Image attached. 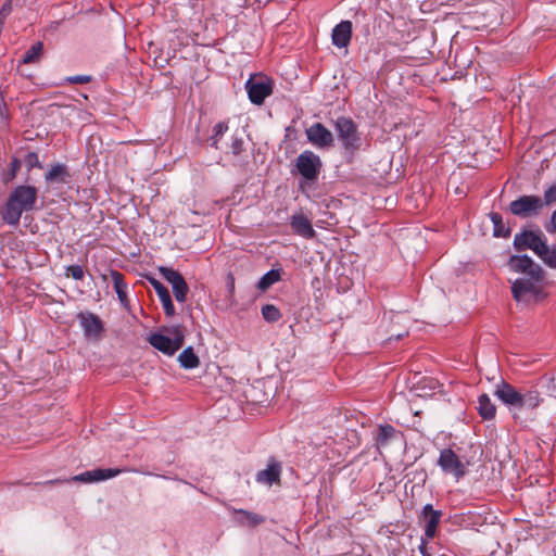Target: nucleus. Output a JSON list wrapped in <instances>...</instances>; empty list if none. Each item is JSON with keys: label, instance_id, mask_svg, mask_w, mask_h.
<instances>
[{"label": "nucleus", "instance_id": "nucleus-1", "mask_svg": "<svg viewBox=\"0 0 556 556\" xmlns=\"http://www.w3.org/2000/svg\"><path fill=\"white\" fill-rule=\"evenodd\" d=\"M509 268L526 276L516 279L511 286L513 298L526 305L538 303L546 296L544 291L545 273L528 255H513L508 261Z\"/></svg>", "mask_w": 556, "mask_h": 556}, {"label": "nucleus", "instance_id": "nucleus-2", "mask_svg": "<svg viewBox=\"0 0 556 556\" xmlns=\"http://www.w3.org/2000/svg\"><path fill=\"white\" fill-rule=\"evenodd\" d=\"M38 190L35 186L18 185L9 193L2 210L1 220L3 224L17 227L24 212L36 208Z\"/></svg>", "mask_w": 556, "mask_h": 556}, {"label": "nucleus", "instance_id": "nucleus-3", "mask_svg": "<svg viewBox=\"0 0 556 556\" xmlns=\"http://www.w3.org/2000/svg\"><path fill=\"white\" fill-rule=\"evenodd\" d=\"M334 129L342 144L343 154L349 163L353 162L362 149L363 139L358 127L351 117L340 116L334 121Z\"/></svg>", "mask_w": 556, "mask_h": 556}, {"label": "nucleus", "instance_id": "nucleus-4", "mask_svg": "<svg viewBox=\"0 0 556 556\" xmlns=\"http://www.w3.org/2000/svg\"><path fill=\"white\" fill-rule=\"evenodd\" d=\"M169 332L170 336L152 333L149 343L164 354L174 355L184 345L185 334L180 327H173Z\"/></svg>", "mask_w": 556, "mask_h": 556}, {"label": "nucleus", "instance_id": "nucleus-5", "mask_svg": "<svg viewBox=\"0 0 556 556\" xmlns=\"http://www.w3.org/2000/svg\"><path fill=\"white\" fill-rule=\"evenodd\" d=\"M546 237L540 230L538 232L523 230L514 238V247L516 250L521 251L523 249H530L536 255L546 253Z\"/></svg>", "mask_w": 556, "mask_h": 556}, {"label": "nucleus", "instance_id": "nucleus-6", "mask_svg": "<svg viewBox=\"0 0 556 556\" xmlns=\"http://www.w3.org/2000/svg\"><path fill=\"white\" fill-rule=\"evenodd\" d=\"M543 207V200L538 195H521L509 204L511 214L523 218L538 215Z\"/></svg>", "mask_w": 556, "mask_h": 556}, {"label": "nucleus", "instance_id": "nucleus-7", "mask_svg": "<svg viewBox=\"0 0 556 556\" xmlns=\"http://www.w3.org/2000/svg\"><path fill=\"white\" fill-rule=\"evenodd\" d=\"M320 157L314 152L306 150L296 157V168L306 180H315L321 169Z\"/></svg>", "mask_w": 556, "mask_h": 556}, {"label": "nucleus", "instance_id": "nucleus-8", "mask_svg": "<svg viewBox=\"0 0 556 556\" xmlns=\"http://www.w3.org/2000/svg\"><path fill=\"white\" fill-rule=\"evenodd\" d=\"M438 465L445 473L454 476L457 481L466 473L465 465L460 462L456 453L451 448H444L441 451Z\"/></svg>", "mask_w": 556, "mask_h": 556}, {"label": "nucleus", "instance_id": "nucleus-9", "mask_svg": "<svg viewBox=\"0 0 556 556\" xmlns=\"http://www.w3.org/2000/svg\"><path fill=\"white\" fill-rule=\"evenodd\" d=\"M159 271L164 279L172 285L173 293L177 302L184 303L187 300L189 287L182 275L169 267H160Z\"/></svg>", "mask_w": 556, "mask_h": 556}, {"label": "nucleus", "instance_id": "nucleus-10", "mask_svg": "<svg viewBox=\"0 0 556 556\" xmlns=\"http://www.w3.org/2000/svg\"><path fill=\"white\" fill-rule=\"evenodd\" d=\"M245 88L249 94V99L253 104L261 105L264 100L273 93V83L267 78H250Z\"/></svg>", "mask_w": 556, "mask_h": 556}, {"label": "nucleus", "instance_id": "nucleus-11", "mask_svg": "<svg viewBox=\"0 0 556 556\" xmlns=\"http://www.w3.org/2000/svg\"><path fill=\"white\" fill-rule=\"evenodd\" d=\"M305 132L307 140L319 149H329L334 143L332 132L321 123H314Z\"/></svg>", "mask_w": 556, "mask_h": 556}, {"label": "nucleus", "instance_id": "nucleus-12", "mask_svg": "<svg viewBox=\"0 0 556 556\" xmlns=\"http://www.w3.org/2000/svg\"><path fill=\"white\" fill-rule=\"evenodd\" d=\"M282 465L275 457H270L267 467L256 473V481L261 484L271 486L281 484Z\"/></svg>", "mask_w": 556, "mask_h": 556}, {"label": "nucleus", "instance_id": "nucleus-13", "mask_svg": "<svg viewBox=\"0 0 556 556\" xmlns=\"http://www.w3.org/2000/svg\"><path fill=\"white\" fill-rule=\"evenodd\" d=\"M442 515V511L433 509L431 504L424 506L419 520L425 523V535L427 539H433L435 536Z\"/></svg>", "mask_w": 556, "mask_h": 556}, {"label": "nucleus", "instance_id": "nucleus-14", "mask_svg": "<svg viewBox=\"0 0 556 556\" xmlns=\"http://www.w3.org/2000/svg\"><path fill=\"white\" fill-rule=\"evenodd\" d=\"M495 395L511 409H520L521 392L511 384L502 380L496 386Z\"/></svg>", "mask_w": 556, "mask_h": 556}, {"label": "nucleus", "instance_id": "nucleus-15", "mask_svg": "<svg viewBox=\"0 0 556 556\" xmlns=\"http://www.w3.org/2000/svg\"><path fill=\"white\" fill-rule=\"evenodd\" d=\"M84 333L87 338L99 340L104 331L101 319L92 313H79L78 315Z\"/></svg>", "mask_w": 556, "mask_h": 556}, {"label": "nucleus", "instance_id": "nucleus-16", "mask_svg": "<svg viewBox=\"0 0 556 556\" xmlns=\"http://www.w3.org/2000/svg\"><path fill=\"white\" fill-rule=\"evenodd\" d=\"M147 279L150 282V285L154 288L162 303L165 315L167 317L174 316L176 312L168 289L154 277L148 276Z\"/></svg>", "mask_w": 556, "mask_h": 556}, {"label": "nucleus", "instance_id": "nucleus-17", "mask_svg": "<svg viewBox=\"0 0 556 556\" xmlns=\"http://www.w3.org/2000/svg\"><path fill=\"white\" fill-rule=\"evenodd\" d=\"M290 226L295 235L305 239H313L316 237V231L314 230L311 220L302 213L291 216Z\"/></svg>", "mask_w": 556, "mask_h": 556}, {"label": "nucleus", "instance_id": "nucleus-18", "mask_svg": "<svg viewBox=\"0 0 556 556\" xmlns=\"http://www.w3.org/2000/svg\"><path fill=\"white\" fill-rule=\"evenodd\" d=\"M352 38V22L342 21L332 30V43L338 48L349 46Z\"/></svg>", "mask_w": 556, "mask_h": 556}, {"label": "nucleus", "instance_id": "nucleus-19", "mask_svg": "<svg viewBox=\"0 0 556 556\" xmlns=\"http://www.w3.org/2000/svg\"><path fill=\"white\" fill-rule=\"evenodd\" d=\"M71 177L68 167L65 164L56 163L46 173L45 180L48 184H67Z\"/></svg>", "mask_w": 556, "mask_h": 556}, {"label": "nucleus", "instance_id": "nucleus-20", "mask_svg": "<svg viewBox=\"0 0 556 556\" xmlns=\"http://www.w3.org/2000/svg\"><path fill=\"white\" fill-rule=\"evenodd\" d=\"M110 276L113 281L114 290L118 296L119 302L123 305H126L128 303L127 298V283L124 280V275L119 273L118 270L112 269L110 271Z\"/></svg>", "mask_w": 556, "mask_h": 556}, {"label": "nucleus", "instance_id": "nucleus-21", "mask_svg": "<svg viewBox=\"0 0 556 556\" xmlns=\"http://www.w3.org/2000/svg\"><path fill=\"white\" fill-rule=\"evenodd\" d=\"M399 434H401V432L397 431L393 426L380 425L378 428V433L375 437L376 444L378 447H384L389 444L391 440L395 439Z\"/></svg>", "mask_w": 556, "mask_h": 556}, {"label": "nucleus", "instance_id": "nucleus-22", "mask_svg": "<svg viewBox=\"0 0 556 556\" xmlns=\"http://www.w3.org/2000/svg\"><path fill=\"white\" fill-rule=\"evenodd\" d=\"M478 412H479V415L485 420H490L495 417L496 407L491 402L490 397L486 394H482L479 396Z\"/></svg>", "mask_w": 556, "mask_h": 556}, {"label": "nucleus", "instance_id": "nucleus-23", "mask_svg": "<svg viewBox=\"0 0 556 556\" xmlns=\"http://www.w3.org/2000/svg\"><path fill=\"white\" fill-rule=\"evenodd\" d=\"M180 366L185 369H193L200 365V358L194 353L193 348L189 346L185 349L178 356Z\"/></svg>", "mask_w": 556, "mask_h": 556}, {"label": "nucleus", "instance_id": "nucleus-24", "mask_svg": "<svg viewBox=\"0 0 556 556\" xmlns=\"http://www.w3.org/2000/svg\"><path fill=\"white\" fill-rule=\"evenodd\" d=\"M543 399L540 396L539 391L527 390L526 392H521L520 409H534L539 407Z\"/></svg>", "mask_w": 556, "mask_h": 556}, {"label": "nucleus", "instance_id": "nucleus-25", "mask_svg": "<svg viewBox=\"0 0 556 556\" xmlns=\"http://www.w3.org/2000/svg\"><path fill=\"white\" fill-rule=\"evenodd\" d=\"M490 219L493 224L494 237L507 238L510 236V229L505 226L501 214L492 212L490 213Z\"/></svg>", "mask_w": 556, "mask_h": 556}, {"label": "nucleus", "instance_id": "nucleus-26", "mask_svg": "<svg viewBox=\"0 0 556 556\" xmlns=\"http://www.w3.org/2000/svg\"><path fill=\"white\" fill-rule=\"evenodd\" d=\"M281 279V270L280 269H270L267 271L257 282V288L261 291H266L274 283L278 282Z\"/></svg>", "mask_w": 556, "mask_h": 556}, {"label": "nucleus", "instance_id": "nucleus-27", "mask_svg": "<svg viewBox=\"0 0 556 556\" xmlns=\"http://www.w3.org/2000/svg\"><path fill=\"white\" fill-rule=\"evenodd\" d=\"M42 51H43L42 42H40V41L36 42L25 52V54L23 56V63L30 64V63L38 62L41 58Z\"/></svg>", "mask_w": 556, "mask_h": 556}, {"label": "nucleus", "instance_id": "nucleus-28", "mask_svg": "<svg viewBox=\"0 0 556 556\" xmlns=\"http://www.w3.org/2000/svg\"><path fill=\"white\" fill-rule=\"evenodd\" d=\"M237 514L240 516L239 521L242 525L255 527V526L264 522V517H262L261 515H257L255 513H251L249 510L239 509V510H237Z\"/></svg>", "mask_w": 556, "mask_h": 556}, {"label": "nucleus", "instance_id": "nucleus-29", "mask_svg": "<svg viewBox=\"0 0 556 556\" xmlns=\"http://www.w3.org/2000/svg\"><path fill=\"white\" fill-rule=\"evenodd\" d=\"M123 471H124L123 469H118V468H108V469L97 468V469H93L92 470L93 482H98V481L106 480V479H110V478H114V477H116L117 475H119Z\"/></svg>", "mask_w": 556, "mask_h": 556}, {"label": "nucleus", "instance_id": "nucleus-30", "mask_svg": "<svg viewBox=\"0 0 556 556\" xmlns=\"http://www.w3.org/2000/svg\"><path fill=\"white\" fill-rule=\"evenodd\" d=\"M228 130V124L225 122H219L213 127V134L210 137L211 146L215 149H219V140L220 137Z\"/></svg>", "mask_w": 556, "mask_h": 556}, {"label": "nucleus", "instance_id": "nucleus-31", "mask_svg": "<svg viewBox=\"0 0 556 556\" xmlns=\"http://www.w3.org/2000/svg\"><path fill=\"white\" fill-rule=\"evenodd\" d=\"M263 318L268 323H276L281 318V313L278 307L273 304H266L262 307Z\"/></svg>", "mask_w": 556, "mask_h": 556}, {"label": "nucleus", "instance_id": "nucleus-32", "mask_svg": "<svg viewBox=\"0 0 556 556\" xmlns=\"http://www.w3.org/2000/svg\"><path fill=\"white\" fill-rule=\"evenodd\" d=\"M540 383L546 389L548 395L556 397V379L553 376H543L540 379Z\"/></svg>", "mask_w": 556, "mask_h": 556}, {"label": "nucleus", "instance_id": "nucleus-33", "mask_svg": "<svg viewBox=\"0 0 556 556\" xmlns=\"http://www.w3.org/2000/svg\"><path fill=\"white\" fill-rule=\"evenodd\" d=\"M548 267L556 268V248L549 249L546 244V253L538 255Z\"/></svg>", "mask_w": 556, "mask_h": 556}, {"label": "nucleus", "instance_id": "nucleus-34", "mask_svg": "<svg viewBox=\"0 0 556 556\" xmlns=\"http://www.w3.org/2000/svg\"><path fill=\"white\" fill-rule=\"evenodd\" d=\"M25 164L28 170L33 168H42V164L39 161V156L36 152H28L25 156Z\"/></svg>", "mask_w": 556, "mask_h": 556}, {"label": "nucleus", "instance_id": "nucleus-35", "mask_svg": "<svg viewBox=\"0 0 556 556\" xmlns=\"http://www.w3.org/2000/svg\"><path fill=\"white\" fill-rule=\"evenodd\" d=\"M66 276L75 280H81L85 276L84 268L80 265H70L66 267Z\"/></svg>", "mask_w": 556, "mask_h": 556}, {"label": "nucleus", "instance_id": "nucleus-36", "mask_svg": "<svg viewBox=\"0 0 556 556\" xmlns=\"http://www.w3.org/2000/svg\"><path fill=\"white\" fill-rule=\"evenodd\" d=\"M12 12V0H5L0 9V26H4L8 16Z\"/></svg>", "mask_w": 556, "mask_h": 556}, {"label": "nucleus", "instance_id": "nucleus-37", "mask_svg": "<svg viewBox=\"0 0 556 556\" xmlns=\"http://www.w3.org/2000/svg\"><path fill=\"white\" fill-rule=\"evenodd\" d=\"M22 164L21 161L14 157L10 164V170L5 177V181H11L16 177L17 172L20 170Z\"/></svg>", "mask_w": 556, "mask_h": 556}, {"label": "nucleus", "instance_id": "nucleus-38", "mask_svg": "<svg viewBox=\"0 0 556 556\" xmlns=\"http://www.w3.org/2000/svg\"><path fill=\"white\" fill-rule=\"evenodd\" d=\"M556 202V184L551 186L544 192L543 203L544 205H551Z\"/></svg>", "mask_w": 556, "mask_h": 556}, {"label": "nucleus", "instance_id": "nucleus-39", "mask_svg": "<svg viewBox=\"0 0 556 556\" xmlns=\"http://www.w3.org/2000/svg\"><path fill=\"white\" fill-rule=\"evenodd\" d=\"M67 84H88L91 81V76L89 75H76V76H70L64 79Z\"/></svg>", "mask_w": 556, "mask_h": 556}, {"label": "nucleus", "instance_id": "nucleus-40", "mask_svg": "<svg viewBox=\"0 0 556 556\" xmlns=\"http://www.w3.org/2000/svg\"><path fill=\"white\" fill-rule=\"evenodd\" d=\"M243 151V140L241 138L235 137L230 144V152L233 156H239Z\"/></svg>", "mask_w": 556, "mask_h": 556}, {"label": "nucleus", "instance_id": "nucleus-41", "mask_svg": "<svg viewBox=\"0 0 556 556\" xmlns=\"http://www.w3.org/2000/svg\"><path fill=\"white\" fill-rule=\"evenodd\" d=\"M71 481H77V482H83V483H91L93 482V477H92V470H89V471H85L80 475H77V476H74Z\"/></svg>", "mask_w": 556, "mask_h": 556}, {"label": "nucleus", "instance_id": "nucleus-42", "mask_svg": "<svg viewBox=\"0 0 556 556\" xmlns=\"http://www.w3.org/2000/svg\"><path fill=\"white\" fill-rule=\"evenodd\" d=\"M545 229L549 233H556V210L552 213L551 219L544 225Z\"/></svg>", "mask_w": 556, "mask_h": 556}, {"label": "nucleus", "instance_id": "nucleus-43", "mask_svg": "<svg viewBox=\"0 0 556 556\" xmlns=\"http://www.w3.org/2000/svg\"><path fill=\"white\" fill-rule=\"evenodd\" d=\"M227 289H228L230 295H232L235 292V279L232 277V275L228 276Z\"/></svg>", "mask_w": 556, "mask_h": 556}, {"label": "nucleus", "instance_id": "nucleus-44", "mask_svg": "<svg viewBox=\"0 0 556 556\" xmlns=\"http://www.w3.org/2000/svg\"><path fill=\"white\" fill-rule=\"evenodd\" d=\"M70 480H61V479H54V480H49L47 482H43L42 484H58V483H64V482H68Z\"/></svg>", "mask_w": 556, "mask_h": 556}, {"label": "nucleus", "instance_id": "nucleus-45", "mask_svg": "<svg viewBox=\"0 0 556 556\" xmlns=\"http://www.w3.org/2000/svg\"><path fill=\"white\" fill-rule=\"evenodd\" d=\"M420 553L422 554V556H430V554L427 552L425 545L420 546Z\"/></svg>", "mask_w": 556, "mask_h": 556}, {"label": "nucleus", "instance_id": "nucleus-46", "mask_svg": "<svg viewBox=\"0 0 556 556\" xmlns=\"http://www.w3.org/2000/svg\"><path fill=\"white\" fill-rule=\"evenodd\" d=\"M402 337H403V334H397L396 339H401Z\"/></svg>", "mask_w": 556, "mask_h": 556}]
</instances>
